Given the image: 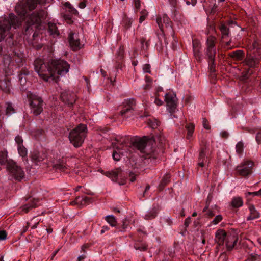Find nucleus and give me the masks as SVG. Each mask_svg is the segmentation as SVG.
<instances>
[{
    "instance_id": "obj_1",
    "label": "nucleus",
    "mask_w": 261,
    "mask_h": 261,
    "mask_svg": "<svg viewBox=\"0 0 261 261\" xmlns=\"http://www.w3.org/2000/svg\"><path fill=\"white\" fill-rule=\"evenodd\" d=\"M45 2V0H26V4L23 2L18 3L15 7L16 13L20 16L18 19L14 14H10L8 17H0V41H1L9 33L10 29L13 27L16 29L20 24L23 17L27 12V10H33L38 4H41Z\"/></svg>"
},
{
    "instance_id": "obj_2",
    "label": "nucleus",
    "mask_w": 261,
    "mask_h": 261,
    "mask_svg": "<svg viewBox=\"0 0 261 261\" xmlns=\"http://www.w3.org/2000/svg\"><path fill=\"white\" fill-rule=\"evenodd\" d=\"M34 66L36 72L45 81L50 79L57 81L60 76H64L65 71V62L60 59L45 62L41 58L37 59Z\"/></svg>"
},
{
    "instance_id": "obj_3",
    "label": "nucleus",
    "mask_w": 261,
    "mask_h": 261,
    "mask_svg": "<svg viewBox=\"0 0 261 261\" xmlns=\"http://www.w3.org/2000/svg\"><path fill=\"white\" fill-rule=\"evenodd\" d=\"M155 142L153 137H144L141 139L136 140L132 143V147L139 150L142 158L145 160H154L156 159V154L152 149V146Z\"/></svg>"
},
{
    "instance_id": "obj_4",
    "label": "nucleus",
    "mask_w": 261,
    "mask_h": 261,
    "mask_svg": "<svg viewBox=\"0 0 261 261\" xmlns=\"http://www.w3.org/2000/svg\"><path fill=\"white\" fill-rule=\"evenodd\" d=\"M156 22L162 32L158 35V38L161 45H163V40H164L166 46L168 44L167 39L165 37V33L171 35L174 40L175 41L174 38V32L172 27V22L166 14H164L162 16L158 17L156 18Z\"/></svg>"
},
{
    "instance_id": "obj_5",
    "label": "nucleus",
    "mask_w": 261,
    "mask_h": 261,
    "mask_svg": "<svg viewBox=\"0 0 261 261\" xmlns=\"http://www.w3.org/2000/svg\"><path fill=\"white\" fill-rule=\"evenodd\" d=\"M87 128L85 124H80L69 133L70 142L75 147L82 146L86 137Z\"/></svg>"
},
{
    "instance_id": "obj_6",
    "label": "nucleus",
    "mask_w": 261,
    "mask_h": 261,
    "mask_svg": "<svg viewBox=\"0 0 261 261\" xmlns=\"http://www.w3.org/2000/svg\"><path fill=\"white\" fill-rule=\"evenodd\" d=\"M24 55L22 53H15L13 57L10 55H4L2 58V64L5 70L13 69L15 63L20 66L24 61Z\"/></svg>"
},
{
    "instance_id": "obj_7",
    "label": "nucleus",
    "mask_w": 261,
    "mask_h": 261,
    "mask_svg": "<svg viewBox=\"0 0 261 261\" xmlns=\"http://www.w3.org/2000/svg\"><path fill=\"white\" fill-rule=\"evenodd\" d=\"M259 61L260 56L259 55L255 54L254 53L247 54L244 61V64L250 69L247 71L246 74L243 76L242 79L248 78V74L250 75L253 73V71L251 68H255L257 67L259 64Z\"/></svg>"
},
{
    "instance_id": "obj_8",
    "label": "nucleus",
    "mask_w": 261,
    "mask_h": 261,
    "mask_svg": "<svg viewBox=\"0 0 261 261\" xmlns=\"http://www.w3.org/2000/svg\"><path fill=\"white\" fill-rule=\"evenodd\" d=\"M254 163L251 161H244L236 168L237 173L244 177H248L252 173Z\"/></svg>"
},
{
    "instance_id": "obj_9",
    "label": "nucleus",
    "mask_w": 261,
    "mask_h": 261,
    "mask_svg": "<svg viewBox=\"0 0 261 261\" xmlns=\"http://www.w3.org/2000/svg\"><path fill=\"white\" fill-rule=\"evenodd\" d=\"M136 100L134 98L125 99L123 102L120 115L125 117H129L133 115L136 109Z\"/></svg>"
},
{
    "instance_id": "obj_10",
    "label": "nucleus",
    "mask_w": 261,
    "mask_h": 261,
    "mask_svg": "<svg viewBox=\"0 0 261 261\" xmlns=\"http://www.w3.org/2000/svg\"><path fill=\"white\" fill-rule=\"evenodd\" d=\"M216 41V38L214 36H210L207 37L205 54L208 61L215 60L216 54V48L215 47Z\"/></svg>"
},
{
    "instance_id": "obj_11",
    "label": "nucleus",
    "mask_w": 261,
    "mask_h": 261,
    "mask_svg": "<svg viewBox=\"0 0 261 261\" xmlns=\"http://www.w3.org/2000/svg\"><path fill=\"white\" fill-rule=\"evenodd\" d=\"M69 47L73 51H76L82 48L84 45L81 41L79 34L73 31H70L68 37Z\"/></svg>"
},
{
    "instance_id": "obj_12",
    "label": "nucleus",
    "mask_w": 261,
    "mask_h": 261,
    "mask_svg": "<svg viewBox=\"0 0 261 261\" xmlns=\"http://www.w3.org/2000/svg\"><path fill=\"white\" fill-rule=\"evenodd\" d=\"M27 96H29L30 98L31 99V101L30 102V107L32 112L35 115H38L43 110V101L41 98L36 96L35 95H33L31 93H30V95H27Z\"/></svg>"
},
{
    "instance_id": "obj_13",
    "label": "nucleus",
    "mask_w": 261,
    "mask_h": 261,
    "mask_svg": "<svg viewBox=\"0 0 261 261\" xmlns=\"http://www.w3.org/2000/svg\"><path fill=\"white\" fill-rule=\"evenodd\" d=\"M7 169L10 174L17 180H20L24 177L23 170L15 162L13 161L8 162Z\"/></svg>"
},
{
    "instance_id": "obj_14",
    "label": "nucleus",
    "mask_w": 261,
    "mask_h": 261,
    "mask_svg": "<svg viewBox=\"0 0 261 261\" xmlns=\"http://www.w3.org/2000/svg\"><path fill=\"white\" fill-rule=\"evenodd\" d=\"M165 101L167 103V110L171 114V116L176 112L177 98L175 94L171 92L167 93L165 96Z\"/></svg>"
},
{
    "instance_id": "obj_15",
    "label": "nucleus",
    "mask_w": 261,
    "mask_h": 261,
    "mask_svg": "<svg viewBox=\"0 0 261 261\" xmlns=\"http://www.w3.org/2000/svg\"><path fill=\"white\" fill-rule=\"evenodd\" d=\"M208 144H207L205 140H202L200 143V148L199 150L198 161L209 162V160L208 159Z\"/></svg>"
},
{
    "instance_id": "obj_16",
    "label": "nucleus",
    "mask_w": 261,
    "mask_h": 261,
    "mask_svg": "<svg viewBox=\"0 0 261 261\" xmlns=\"http://www.w3.org/2000/svg\"><path fill=\"white\" fill-rule=\"evenodd\" d=\"M45 158L46 155L43 152H39L37 150H34L31 152V161L35 165H39Z\"/></svg>"
},
{
    "instance_id": "obj_17",
    "label": "nucleus",
    "mask_w": 261,
    "mask_h": 261,
    "mask_svg": "<svg viewBox=\"0 0 261 261\" xmlns=\"http://www.w3.org/2000/svg\"><path fill=\"white\" fill-rule=\"evenodd\" d=\"M123 173L120 168H116L111 171H107L105 175L111 178L114 182H118V177H123Z\"/></svg>"
},
{
    "instance_id": "obj_18",
    "label": "nucleus",
    "mask_w": 261,
    "mask_h": 261,
    "mask_svg": "<svg viewBox=\"0 0 261 261\" xmlns=\"http://www.w3.org/2000/svg\"><path fill=\"white\" fill-rule=\"evenodd\" d=\"M238 237L236 235L228 234L225 240L227 250L229 251L231 250L236 245Z\"/></svg>"
},
{
    "instance_id": "obj_19",
    "label": "nucleus",
    "mask_w": 261,
    "mask_h": 261,
    "mask_svg": "<svg viewBox=\"0 0 261 261\" xmlns=\"http://www.w3.org/2000/svg\"><path fill=\"white\" fill-rule=\"evenodd\" d=\"M41 17V15L33 13L28 18V23L29 25H35V27L37 28L40 24Z\"/></svg>"
},
{
    "instance_id": "obj_20",
    "label": "nucleus",
    "mask_w": 261,
    "mask_h": 261,
    "mask_svg": "<svg viewBox=\"0 0 261 261\" xmlns=\"http://www.w3.org/2000/svg\"><path fill=\"white\" fill-rule=\"evenodd\" d=\"M228 234H227L226 232L223 230H218L215 235V241L217 242L219 245H223L224 241H225L226 238L227 237Z\"/></svg>"
},
{
    "instance_id": "obj_21",
    "label": "nucleus",
    "mask_w": 261,
    "mask_h": 261,
    "mask_svg": "<svg viewBox=\"0 0 261 261\" xmlns=\"http://www.w3.org/2000/svg\"><path fill=\"white\" fill-rule=\"evenodd\" d=\"M11 82L8 77L0 80V88L4 91L8 92L10 91Z\"/></svg>"
},
{
    "instance_id": "obj_22",
    "label": "nucleus",
    "mask_w": 261,
    "mask_h": 261,
    "mask_svg": "<svg viewBox=\"0 0 261 261\" xmlns=\"http://www.w3.org/2000/svg\"><path fill=\"white\" fill-rule=\"evenodd\" d=\"M229 56L233 60L237 61L242 60L244 57V51L242 50H237L231 52L228 54Z\"/></svg>"
},
{
    "instance_id": "obj_23",
    "label": "nucleus",
    "mask_w": 261,
    "mask_h": 261,
    "mask_svg": "<svg viewBox=\"0 0 261 261\" xmlns=\"http://www.w3.org/2000/svg\"><path fill=\"white\" fill-rule=\"evenodd\" d=\"M250 215L247 218V220H253L258 218L259 217V213L256 211L254 205H250L249 206Z\"/></svg>"
},
{
    "instance_id": "obj_24",
    "label": "nucleus",
    "mask_w": 261,
    "mask_h": 261,
    "mask_svg": "<svg viewBox=\"0 0 261 261\" xmlns=\"http://www.w3.org/2000/svg\"><path fill=\"white\" fill-rule=\"evenodd\" d=\"M170 175L168 173H167L163 177L158 187L159 190L160 191H162L164 188L170 182Z\"/></svg>"
},
{
    "instance_id": "obj_25",
    "label": "nucleus",
    "mask_w": 261,
    "mask_h": 261,
    "mask_svg": "<svg viewBox=\"0 0 261 261\" xmlns=\"http://www.w3.org/2000/svg\"><path fill=\"white\" fill-rule=\"evenodd\" d=\"M158 214V210L156 208L153 207L152 210H151L150 211L147 212L144 216V218L145 220H151L154 218H155L157 215Z\"/></svg>"
},
{
    "instance_id": "obj_26",
    "label": "nucleus",
    "mask_w": 261,
    "mask_h": 261,
    "mask_svg": "<svg viewBox=\"0 0 261 261\" xmlns=\"http://www.w3.org/2000/svg\"><path fill=\"white\" fill-rule=\"evenodd\" d=\"M30 201H31L32 203H27V204L24 205L21 207L22 211L25 213H27L29 211L30 209L38 206V204H37L38 201L37 200L34 199L33 201H32V199H30Z\"/></svg>"
},
{
    "instance_id": "obj_27",
    "label": "nucleus",
    "mask_w": 261,
    "mask_h": 261,
    "mask_svg": "<svg viewBox=\"0 0 261 261\" xmlns=\"http://www.w3.org/2000/svg\"><path fill=\"white\" fill-rule=\"evenodd\" d=\"M76 100V96L74 93L68 94L66 96V106H68L69 107L73 106Z\"/></svg>"
},
{
    "instance_id": "obj_28",
    "label": "nucleus",
    "mask_w": 261,
    "mask_h": 261,
    "mask_svg": "<svg viewBox=\"0 0 261 261\" xmlns=\"http://www.w3.org/2000/svg\"><path fill=\"white\" fill-rule=\"evenodd\" d=\"M5 114L7 116H9L15 113V109H14L12 103L7 102L4 106Z\"/></svg>"
},
{
    "instance_id": "obj_29",
    "label": "nucleus",
    "mask_w": 261,
    "mask_h": 261,
    "mask_svg": "<svg viewBox=\"0 0 261 261\" xmlns=\"http://www.w3.org/2000/svg\"><path fill=\"white\" fill-rule=\"evenodd\" d=\"M48 31L50 35L57 36L59 35L58 29L55 24L48 23Z\"/></svg>"
},
{
    "instance_id": "obj_30",
    "label": "nucleus",
    "mask_w": 261,
    "mask_h": 261,
    "mask_svg": "<svg viewBox=\"0 0 261 261\" xmlns=\"http://www.w3.org/2000/svg\"><path fill=\"white\" fill-rule=\"evenodd\" d=\"M134 248L136 250L144 251L147 250V245L145 243L138 241L134 244Z\"/></svg>"
},
{
    "instance_id": "obj_31",
    "label": "nucleus",
    "mask_w": 261,
    "mask_h": 261,
    "mask_svg": "<svg viewBox=\"0 0 261 261\" xmlns=\"http://www.w3.org/2000/svg\"><path fill=\"white\" fill-rule=\"evenodd\" d=\"M244 145L242 141L239 142L236 145V150L239 156H242L244 151Z\"/></svg>"
},
{
    "instance_id": "obj_32",
    "label": "nucleus",
    "mask_w": 261,
    "mask_h": 261,
    "mask_svg": "<svg viewBox=\"0 0 261 261\" xmlns=\"http://www.w3.org/2000/svg\"><path fill=\"white\" fill-rule=\"evenodd\" d=\"M231 205L234 207H239L243 205V200L240 197H234L231 202Z\"/></svg>"
},
{
    "instance_id": "obj_33",
    "label": "nucleus",
    "mask_w": 261,
    "mask_h": 261,
    "mask_svg": "<svg viewBox=\"0 0 261 261\" xmlns=\"http://www.w3.org/2000/svg\"><path fill=\"white\" fill-rule=\"evenodd\" d=\"M105 220L112 226L114 227V226H116V224H117L116 219L113 215L107 216L105 217Z\"/></svg>"
},
{
    "instance_id": "obj_34",
    "label": "nucleus",
    "mask_w": 261,
    "mask_h": 261,
    "mask_svg": "<svg viewBox=\"0 0 261 261\" xmlns=\"http://www.w3.org/2000/svg\"><path fill=\"white\" fill-rule=\"evenodd\" d=\"M220 29L222 35V38L224 39L226 37L228 36L229 33V29L225 25L222 24Z\"/></svg>"
},
{
    "instance_id": "obj_35",
    "label": "nucleus",
    "mask_w": 261,
    "mask_h": 261,
    "mask_svg": "<svg viewBox=\"0 0 261 261\" xmlns=\"http://www.w3.org/2000/svg\"><path fill=\"white\" fill-rule=\"evenodd\" d=\"M17 150L19 155L22 158L27 156L28 151L26 148L23 146H20L17 147Z\"/></svg>"
},
{
    "instance_id": "obj_36",
    "label": "nucleus",
    "mask_w": 261,
    "mask_h": 261,
    "mask_svg": "<svg viewBox=\"0 0 261 261\" xmlns=\"http://www.w3.org/2000/svg\"><path fill=\"white\" fill-rule=\"evenodd\" d=\"M205 10L207 13L210 14H214L218 11V6L214 4L213 6L205 8Z\"/></svg>"
},
{
    "instance_id": "obj_37",
    "label": "nucleus",
    "mask_w": 261,
    "mask_h": 261,
    "mask_svg": "<svg viewBox=\"0 0 261 261\" xmlns=\"http://www.w3.org/2000/svg\"><path fill=\"white\" fill-rule=\"evenodd\" d=\"M186 128L187 129V138L189 139L192 135L194 129V126L192 123H189L186 125Z\"/></svg>"
},
{
    "instance_id": "obj_38",
    "label": "nucleus",
    "mask_w": 261,
    "mask_h": 261,
    "mask_svg": "<svg viewBox=\"0 0 261 261\" xmlns=\"http://www.w3.org/2000/svg\"><path fill=\"white\" fill-rule=\"evenodd\" d=\"M67 9H68V11L73 15H77L79 14V12L77 10L73 7L71 5L67 2H66V10Z\"/></svg>"
},
{
    "instance_id": "obj_39",
    "label": "nucleus",
    "mask_w": 261,
    "mask_h": 261,
    "mask_svg": "<svg viewBox=\"0 0 261 261\" xmlns=\"http://www.w3.org/2000/svg\"><path fill=\"white\" fill-rule=\"evenodd\" d=\"M133 22V20L128 17H124L123 20V24L125 29H129Z\"/></svg>"
},
{
    "instance_id": "obj_40",
    "label": "nucleus",
    "mask_w": 261,
    "mask_h": 261,
    "mask_svg": "<svg viewBox=\"0 0 261 261\" xmlns=\"http://www.w3.org/2000/svg\"><path fill=\"white\" fill-rule=\"evenodd\" d=\"M160 123V121L156 119H154L152 120H149V121L148 122L149 126L153 129L156 128L159 126Z\"/></svg>"
},
{
    "instance_id": "obj_41",
    "label": "nucleus",
    "mask_w": 261,
    "mask_h": 261,
    "mask_svg": "<svg viewBox=\"0 0 261 261\" xmlns=\"http://www.w3.org/2000/svg\"><path fill=\"white\" fill-rule=\"evenodd\" d=\"M208 205H209V204L208 203V202L207 201L206 206H205V207L204 208V209L203 210V212H205V215H207L208 217H211L214 216L215 215V214L213 212V211H212L210 210H207L208 207Z\"/></svg>"
},
{
    "instance_id": "obj_42",
    "label": "nucleus",
    "mask_w": 261,
    "mask_h": 261,
    "mask_svg": "<svg viewBox=\"0 0 261 261\" xmlns=\"http://www.w3.org/2000/svg\"><path fill=\"white\" fill-rule=\"evenodd\" d=\"M140 15L139 22L141 23L146 19V17L148 15V12L146 10L143 9L140 12Z\"/></svg>"
},
{
    "instance_id": "obj_43",
    "label": "nucleus",
    "mask_w": 261,
    "mask_h": 261,
    "mask_svg": "<svg viewBox=\"0 0 261 261\" xmlns=\"http://www.w3.org/2000/svg\"><path fill=\"white\" fill-rule=\"evenodd\" d=\"M7 154L5 152H0V164L3 165L7 161Z\"/></svg>"
},
{
    "instance_id": "obj_44",
    "label": "nucleus",
    "mask_w": 261,
    "mask_h": 261,
    "mask_svg": "<svg viewBox=\"0 0 261 261\" xmlns=\"http://www.w3.org/2000/svg\"><path fill=\"white\" fill-rule=\"evenodd\" d=\"M199 49L200 48H196L193 49L194 55L196 59L198 61H200L201 58V55L200 54Z\"/></svg>"
},
{
    "instance_id": "obj_45",
    "label": "nucleus",
    "mask_w": 261,
    "mask_h": 261,
    "mask_svg": "<svg viewBox=\"0 0 261 261\" xmlns=\"http://www.w3.org/2000/svg\"><path fill=\"white\" fill-rule=\"evenodd\" d=\"M141 44V48L143 49H146L148 48L149 46V43L148 41L146 40V39L144 38H142L140 40Z\"/></svg>"
},
{
    "instance_id": "obj_46",
    "label": "nucleus",
    "mask_w": 261,
    "mask_h": 261,
    "mask_svg": "<svg viewBox=\"0 0 261 261\" xmlns=\"http://www.w3.org/2000/svg\"><path fill=\"white\" fill-rule=\"evenodd\" d=\"M15 141L17 145V147L23 145V140L22 137L19 135H17V136H16V137L15 138Z\"/></svg>"
},
{
    "instance_id": "obj_47",
    "label": "nucleus",
    "mask_w": 261,
    "mask_h": 261,
    "mask_svg": "<svg viewBox=\"0 0 261 261\" xmlns=\"http://www.w3.org/2000/svg\"><path fill=\"white\" fill-rule=\"evenodd\" d=\"M248 259L250 260V261H260L261 257L257 254H252L250 255V257L248 258Z\"/></svg>"
},
{
    "instance_id": "obj_48",
    "label": "nucleus",
    "mask_w": 261,
    "mask_h": 261,
    "mask_svg": "<svg viewBox=\"0 0 261 261\" xmlns=\"http://www.w3.org/2000/svg\"><path fill=\"white\" fill-rule=\"evenodd\" d=\"M222 220V216L221 215H218L216 216L215 219L212 221V223L215 225L219 223Z\"/></svg>"
},
{
    "instance_id": "obj_49",
    "label": "nucleus",
    "mask_w": 261,
    "mask_h": 261,
    "mask_svg": "<svg viewBox=\"0 0 261 261\" xmlns=\"http://www.w3.org/2000/svg\"><path fill=\"white\" fill-rule=\"evenodd\" d=\"M25 75H26V74H22V73H20L19 75V79L20 84L21 85H24L26 83V79L25 77Z\"/></svg>"
},
{
    "instance_id": "obj_50",
    "label": "nucleus",
    "mask_w": 261,
    "mask_h": 261,
    "mask_svg": "<svg viewBox=\"0 0 261 261\" xmlns=\"http://www.w3.org/2000/svg\"><path fill=\"white\" fill-rule=\"evenodd\" d=\"M112 156L114 160L119 161L120 160V152H117V151H114Z\"/></svg>"
},
{
    "instance_id": "obj_51",
    "label": "nucleus",
    "mask_w": 261,
    "mask_h": 261,
    "mask_svg": "<svg viewBox=\"0 0 261 261\" xmlns=\"http://www.w3.org/2000/svg\"><path fill=\"white\" fill-rule=\"evenodd\" d=\"M210 64V70L211 72H215V60L213 61H209Z\"/></svg>"
},
{
    "instance_id": "obj_52",
    "label": "nucleus",
    "mask_w": 261,
    "mask_h": 261,
    "mask_svg": "<svg viewBox=\"0 0 261 261\" xmlns=\"http://www.w3.org/2000/svg\"><path fill=\"white\" fill-rule=\"evenodd\" d=\"M208 164L209 162L198 161L197 165L199 167H205L206 166H208Z\"/></svg>"
},
{
    "instance_id": "obj_53",
    "label": "nucleus",
    "mask_w": 261,
    "mask_h": 261,
    "mask_svg": "<svg viewBox=\"0 0 261 261\" xmlns=\"http://www.w3.org/2000/svg\"><path fill=\"white\" fill-rule=\"evenodd\" d=\"M202 125L203 127L206 129H210V126L208 124V122L206 118H203Z\"/></svg>"
},
{
    "instance_id": "obj_54",
    "label": "nucleus",
    "mask_w": 261,
    "mask_h": 261,
    "mask_svg": "<svg viewBox=\"0 0 261 261\" xmlns=\"http://www.w3.org/2000/svg\"><path fill=\"white\" fill-rule=\"evenodd\" d=\"M7 233L4 230L0 231V241L6 239Z\"/></svg>"
},
{
    "instance_id": "obj_55",
    "label": "nucleus",
    "mask_w": 261,
    "mask_h": 261,
    "mask_svg": "<svg viewBox=\"0 0 261 261\" xmlns=\"http://www.w3.org/2000/svg\"><path fill=\"white\" fill-rule=\"evenodd\" d=\"M143 71L145 72L150 73V65L148 64H146L143 66Z\"/></svg>"
},
{
    "instance_id": "obj_56",
    "label": "nucleus",
    "mask_w": 261,
    "mask_h": 261,
    "mask_svg": "<svg viewBox=\"0 0 261 261\" xmlns=\"http://www.w3.org/2000/svg\"><path fill=\"white\" fill-rule=\"evenodd\" d=\"M80 199L81 198L79 196L76 197L75 200L72 201L70 203V204L72 205H74L75 204H79V203L80 202L82 203V201L80 200Z\"/></svg>"
},
{
    "instance_id": "obj_57",
    "label": "nucleus",
    "mask_w": 261,
    "mask_h": 261,
    "mask_svg": "<svg viewBox=\"0 0 261 261\" xmlns=\"http://www.w3.org/2000/svg\"><path fill=\"white\" fill-rule=\"evenodd\" d=\"M248 195H252L253 196H261V189L257 192H248Z\"/></svg>"
},
{
    "instance_id": "obj_58",
    "label": "nucleus",
    "mask_w": 261,
    "mask_h": 261,
    "mask_svg": "<svg viewBox=\"0 0 261 261\" xmlns=\"http://www.w3.org/2000/svg\"><path fill=\"white\" fill-rule=\"evenodd\" d=\"M193 49L196 48H200V44L197 41H193Z\"/></svg>"
},
{
    "instance_id": "obj_59",
    "label": "nucleus",
    "mask_w": 261,
    "mask_h": 261,
    "mask_svg": "<svg viewBox=\"0 0 261 261\" xmlns=\"http://www.w3.org/2000/svg\"><path fill=\"white\" fill-rule=\"evenodd\" d=\"M115 140L117 141V143L119 144L120 145L125 143V139L122 138H118L117 137L116 138Z\"/></svg>"
},
{
    "instance_id": "obj_60",
    "label": "nucleus",
    "mask_w": 261,
    "mask_h": 261,
    "mask_svg": "<svg viewBox=\"0 0 261 261\" xmlns=\"http://www.w3.org/2000/svg\"><path fill=\"white\" fill-rule=\"evenodd\" d=\"M220 134H221V136L222 138H225V139L227 138L228 137V136H229L228 133L227 131H225V130L222 131L221 132Z\"/></svg>"
},
{
    "instance_id": "obj_61",
    "label": "nucleus",
    "mask_w": 261,
    "mask_h": 261,
    "mask_svg": "<svg viewBox=\"0 0 261 261\" xmlns=\"http://www.w3.org/2000/svg\"><path fill=\"white\" fill-rule=\"evenodd\" d=\"M227 256L225 254H222L218 258V261H227Z\"/></svg>"
},
{
    "instance_id": "obj_62",
    "label": "nucleus",
    "mask_w": 261,
    "mask_h": 261,
    "mask_svg": "<svg viewBox=\"0 0 261 261\" xmlns=\"http://www.w3.org/2000/svg\"><path fill=\"white\" fill-rule=\"evenodd\" d=\"M186 3L187 5H191L192 6H194L197 3V0H191L190 1H187Z\"/></svg>"
},
{
    "instance_id": "obj_63",
    "label": "nucleus",
    "mask_w": 261,
    "mask_h": 261,
    "mask_svg": "<svg viewBox=\"0 0 261 261\" xmlns=\"http://www.w3.org/2000/svg\"><path fill=\"white\" fill-rule=\"evenodd\" d=\"M135 7L137 9H139L140 8V0H134Z\"/></svg>"
},
{
    "instance_id": "obj_64",
    "label": "nucleus",
    "mask_w": 261,
    "mask_h": 261,
    "mask_svg": "<svg viewBox=\"0 0 261 261\" xmlns=\"http://www.w3.org/2000/svg\"><path fill=\"white\" fill-rule=\"evenodd\" d=\"M256 140L258 144H261V133H258L256 136Z\"/></svg>"
}]
</instances>
